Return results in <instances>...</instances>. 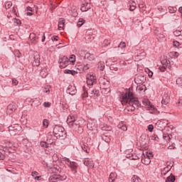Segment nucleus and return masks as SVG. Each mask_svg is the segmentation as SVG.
I'll return each mask as SVG.
<instances>
[{
	"label": "nucleus",
	"mask_w": 182,
	"mask_h": 182,
	"mask_svg": "<svg viewBox=\"0 0 182 182\" xmlns=\"http://www.w3.org/2000/svg\"><path fill=\"white\" fill-rule=\"evenodd\" d=\"M121 99L122 105H128V109L132 112H134V110H136L140 106L139 100L134 97V95L130 90H127L125 93L122 94Z\"/></svg>",
	"instance_id": "obj_1"
},
{
	"label": "nucleus",
	"mask_w": 182,
	"mask_h": 182,
	"mask_svg": "<svg viewBox=\"0 0 182 182\" xmlns=\"http://www.w3.org/2000/svg\"><path fill=\"white\" fill-rule=\"evenodd\" d=\"M68 127L74 132L77 133H82L83 132V124H85V119H77V116L76 115H69L66 121Z\"/></svg>",
	"instance_id": "obj_2"
},
{
	"label": "nucleus",
	"mask_w": 182,
	"mask_h": 182,
	"mask_svg": "<svg viewBox=\"0 0 182 182\" xmlns=\"http://www.w3.org/2000/svg\"><path fill=\"white\" fill-rule=\"evenodd\" d=\"M53 133L56 139L66 138V132H65L63 127L55 125L53 128Z\"/></svg>",
	"instance_id": "obj_3"
},
{
	"label": "nucleus",
	"mask_w": 182,
	"mask_h": 182,
	"mask_svg": "<svg viewBox=\"0 0 182 182\" xmlns=\"http://www.w3.org/2000/svg\"><path fill=\"white\" fill-rule=\"evenodd\" d=\"M63 161L69 167V168H70L73 174H76V173H77V167H79L77 163L75 161H71L68 158H64Z\"/></svg>",
	"instance_id": "obj_4"
},
{
	"label": "nucleus",
	"mask_w": 182,
	"mask_h": 182,
	"mask_svg": "<svg viewBox=\"0 0 182 182\" xmlns=\"http://www.w3.org/2000/svg\"><path fill=\"white\" fill-rule=\"evenodd\" d=\"M58 63L61 68H66L70 63V59L66 56H63L58 60Z\"/></svg>",
	"instance_id": "obj_5"
},
{
	"label": "nucleus",
	"mask_w": 182,
	"mask_h": 182,
	"mask_svg": "<svg viewBox=\"0 0 182 182\" xmlns=\"http://www.w3.org/2000/svg\"><path fill=\"white\" fill-rule=\"evenodd\" d=\"M100 86L102 90H106V92H110V82L106 79H103L100 81Z\"/></svg>",
	"instance_id": "obj_6"
},
{
	"label": "nucleus",
	"mask_w": 182,
	"mask_h": 182,
	"mask_svg": "<svg viewBox=\"0 0 182 182\" xmlns=\"http://www.w3.org/2000/svg\"><path fill=\"white\" fill-rule=\"evenodd\" d=\"M87 127L89 130H95L97 127V123L95 119H89Z\"/></svg>",
	"instance_id": "obj_7"
},
{
	"label": "nucleus",
	"mask_w": 182,
	"mask_h": 182,
	"mask_svg": "<svg viewBox=\"0 0 182 182\" xmlns=\"http://www.w3.org/2000/svg\"><path fill=\"white\" fill-rule=\"evenodd\" d=\"M87 83L88 86H93V84L96 83V76L93 74H88L87 75Z\"/></svg>",
	"instance_id": "obj_8"
},
{
	"label": "nucleus",
	"mask_w": 182,
	"mask_h": 182,
	"mask_svg": "<svg viewBox=\"0 0 182 182\" xmlns=\"http://www.w3.org/2000/svg\"><path fill=\"white\" fill-rule=\"evenodd\" d=\"M142 103L144 106H145V107H146V109H148L149 110H152L154 112L156 110V107H154V105H153V104H151V102H150L149 100H143Z\"/></svg>",
	"instance_id": "obj_9"
},
{
	"label": "nucleus",
	"mask_w": 182,
	"mask_h": 182,
	"mask_svg": "<svg viewBox=\"0 0 182 182\" xmlns=\"http://www.w3.org/2000/svg\"><path fill=\"white\" fill-rule=\"evenodd\" d=\"M17 107L18 105H16V104L14 102L9 104L7 106V113H9V114H12V113L16 110Z\"/></svg>",
	"instance_id": "obj_10"
},
{
	"label": "nucleus",
	"mask_w": 182,
	"mask_h": 182,
	"mask_svg": "<svg viewBox=\"0 0 182 182\" xmlns=\"http://www.w3.org/2000/svg\"><path fill=\"white\" fill-rule=\"evenodd\" d=\"M162 67H160L161 72H164L167 68L170 65V61H168L167 60H163L161 61Z\"/></svg>",
	"instance_id": "obj_11"
},
{
	"label": "nucleus",
	"mask_w": 182,
	"mask_h": 182,
	"mask_svg": "<svg viewBox=\"0 0 182 182\" xmlns=\"http://www.w3.org/2000/svg\"><path fill=\"white\" fill-rule=\"evenodd\" d=\"M90 9V4L89 2H85L81 5L80 11L82 12H87Z\"/></svg>",
	"instance_id": "obj_12"
},
{
	"label": "nucleus",
	"mask_w": 182,
	"mask_h": 182,
	"mask_svg": "<svg viewBox=\"0 0 182 182\" xmlns=\"http://www.w3.org/2000/svg\"><path fill=\"white\" fill-rule=\"evenodd\" d=\"M76 87L75 85H69L68 89H67V93H68V95H76Z\"/></svg>",
	"instance_id": "obj_13"
},
{
	"label": "nucleus",
	"mask_w": 182,
	"mask_h": 182,
	"mask_svg": "<svg viewBox=\"0 0 182 182\" xmlns=\"http://www.w3.org/2000/svg\"><path fill=\"white\" fill-rule=\"evenodd\" d=\"M170 102V96L167 92H165L164 94V96L162 97V101L161 103L162 105H167Z\"/></svg>",
	"instance_id": "obj_14"
},
{
	"label": "nucleus",
	"mask_w": 182,
	"mask_h": 182,
	"mask_svg": "<svg viewBox=\"0 0 182 182\" xmlns=\"http://www.w3.org/2000/svg\"><path fill=\"white\" fill-rule=\"evenodd\" d=\"M83 164L85 166H87V167H93V161H92V160L85 158L83 159Z\"/></svg>",
	"instance_id": "obj_15"
},
{
	"label": "nucleus",
	"mask_w": 182,
	"mask_h": 182,
	"mask_svg": "<svg viewBox=\"0 0 182 182\" xmlns=\"http://www.w3.org/2000/svg\"><path fill=\"white\" fill-rule=\"evenodd\" d=\"M144 80H146V77H144L143 75H138L135 78V82L139 84L144 83Z\"/></svg>",
	"instance_id": "obj_16"
},
{
	"label": "nucleus",
	"mask_w": 182,
	"mask_h": 182,
	"mask_svg": "<svg viewBox=\"0 0 182 182\" xmlns=\"http://www.w3.org/2000/svg\"><path fill=\"white\" fill-rule=\"evenodd\" d=\"M84 59H87V60L92 62V60H95V55L86 53L85 54Z\"/></svg>",
	"instance_id": "obj_17"
},
{
	"label": "nucleus",
	"mask_w": 182,
	"mask_h": 182,
	"mask_svg": "<svg viewBox=\"0 0 182 182\" xmlns=\"http://www.w3.org/2000/svg\"><path fill=\"white\" fill-rule=\"evenodd\" d=\"M127 159H129L130 160H139V156L136 154H127Z\"/></svg>",
	"instance_id": "obj_18"
},
{
	"label": "nucleus",
	"mask_w": 182,
	"mask_h": 182,
	"mask_svg": "<svg viewBox=\"0 0 182 182\" xmlns=\"http://www.w3.org/2000/svg\"><path fill=\"white\" fill-rule=\"evenodd\" d=\"M34 62L36 66L41 65V55H39V54L34 55Z\"/></svg>",
	"instance_id": "obj_19"
},
{
	"label": "nucleus",
	"mask_w": 182,
	"mask_h": 182,
	"mask_svg": "<svg viewBox=\"0 0 182 182\" xmlns=\"http://www.w3.org/2000/svg\"><path fill=\"white\" fill-rule=\"evenodd\" d=\"M57 180H59V175L56 174L50 176L48 178L49 182H56Z\"/></svg>",
	"instance_id": "obj_20"
},
{
	"label": "nucleus",
	"mask_w": 182,
	"mask_h": 182,
	"mask_svg": "<svg viewBox=\"0 0 182 182\" xmlns=\"http://www.w3.org/2000/svg\"><path fill=\"white\" fill-rule=\"evenodd\" d=\"M141 163H143V164H145L146 166H149V164L151 163V160L144 156H142Z\"/></svg>",
	"instance_id": "obj_21"
},
{
	"label": "nucleus",
	"mask_w": 182,
	"mask_h": 182,
	"mask_svg": "<svg viewBox=\"0 0 182 182\" xmlns=\"http://www.w3.org/2000/svg\"><path fill=\"white\" fill-rule=\"evenodd\" d=\"M117 178V174L116 173H111L109 177V182H114V181Z\"/></svg>",
	"instance_id": "obj_22"
},
{
	"label": "nucleus",
	"mask_w": 182,
	"mask_h": 182,
	"mask_svg": "<svg viewBox=\"0 0 182 182\" xmlns=\"http://www.w3.org/2000/svg\"><path fill=\"white\" fill-rule=\"evenodd\" d=\"M81 148H82V150H83V151H85L87 154H89V153H90V149H89V146H87V144H82L81 145Z\"/></svg>",
	"instance_id": "obj_23"
},
{
	"label": "nucleus",
	"mask_w": 182,
	"mask_h": 182,
	"mask_svg": "<svg viewBox=\"0 0 182 182\" xmlns=\"http://www.w3.org/2000/svg\"><path fill=\"white\" fill-rule=\"evenodd\" d=\"M64 73H65V75H72V76H75V75H77V71L73 70H65Z\"/></svg>",
	"instance_id": "obj_24"
},
{
	"label": "nucleus",
	"mask_w": 182,
	"mask_h": 182,
	"mask_svg": "<svg viewBox=\"0 0 182 182\" xmlns=\"http://www.w3.org/2000/svg\"><path fill=\"white\" fill-rule=\"evenodd\" d=\"M63 26H65V20L63 18H60L58 21L59 31H61V29H63Z\"/></svg>",
	"instance_id": "obj_25"
},
{
	"label": "nucleus",
	"mask_w": 182,
	"mask_h": 182,
	"mask_svg": "<svg viewBox=\"0 0 182 182\" xmlns=\"http://www.w3.org/2000/svg\"><path fill=\"white\" fill-rule=\"evenodd\" d=\"M159 28H156L155 31H154V33L155 35H156V36L159 38V39H164V35L161 33H159Z\"/></svg>",
	"instance_id": "obj_26"
},
{
	"label": "nucleus",
	"mask_w": 182,
	"mask_h": 182,
	"mask_svg": "<svg viewBox=\"0 0 182 182\" xmlns=\"http://www.w3.org/2000/svg\"><path fill=\"white\" fill-rule=\"evenodd\" d=\"M170 170H171V168L170 166H166V167L164 168L161 170V176H166V174L167 173H168V171H170Z\"/></svg>",
	"instance_id": "obj_27"
},
{
	"label": "nucleus",
	"mask_w": 182,
	"mask_h": 182,
	"mask_svg": "<svg viewBox=\"0 0 182 182\" xmlns=\"http://www.w3.org/2000/svg\"><path fill=\"white\" fill-rule=\"evenodd\" d=\"M118 129L123 130V132H127V126H126V124H123V122H121L118 125Z\"/></svg>",
	"instance_id": "obj_28"
},
{
	"label": "nucleus",
	"mask_w": 182,
	"mask_h": 182,
	"mask_svg": "<svg viewBox=\"0 0 182 182\" xmlns=\"http://www.w3.org/2000/svg\"><path fill=\"white\" fill-rule=\"evenodd\" d=\"M176 181V176L171 175L166 178V182H174Z\"/></svg>",
	"instance_id": "obj_29"
},
{
	"label": "nucleus",
	"mask_w": 182,
	"mask_h": 182,
	"mask_svg": "<svg viewBox=\"0 0 182 182\" xmlns=\"http://www.w3.org/2000/svg\"><path fill=\"white\" fill-rule=\"evenodd\" d=\"M168 11L170 14H176V12H177V7L169 6Z\"/></svg>",
	"instance_id": "obj_30"
},
{
	"label": "nucleus",
	"mask_w": 182,
	"mask_h": 182,
	"mask_svg": "<svg viewBox=\"0 0 182 182\" xmlns=\"http://www.w3.org/2000/svg\"><path fill=\"white\" fill-rule=\"evenodd\" d=\"M40 146H41V147H43V149H48V147H49V144H48V142H46V141H41L40 143Z\"/></svg>",
	"instance_id": "obj_31"
},
{
	"label": "nucleus",
	"mask_w": 182,
	"mask_h": 182,
	"mask_svg": "<svg viewBox=\"0 0 182 182\" xmlns=\"http://www.w3.org/2000/svg\"><path fill=\"white\" fill-rule=\"evenodd\" d=\"M132 182H135V181H141V179L139 178V176L134 175L131 179Z\"/></svg>",
	"instance_id": "obj_32"
},
{
	"label": "nucleus",
	"mask_w": 182,
	"mask_h": 182,
	"mask_svg": "<svg viewBox=\"0 0 182 182\" xmlns=\"http://www.w3.org/2000/svg\"><path fill=\"white\" fill-rule=\"evenodd\" d=\"M70 59H71V60H70V63L71 65H73V63H75V62H76V56L75 55H71L70 56Z\"/></svg>",
	"instance_id": "obj_33"
},
{
	"label": "nucleus",
	"mask_w": 182,
	"mask_h": 182,
	"mask_svg": "<svg viewBox=\"0 0 182 182\" xmlns=\"http://www.w3.org/2000/svg\"><path fill=\"white\" fill-rule=\"evenodd\" d=\"M98 68H100V70H105V62H100L98 63Z\"/></svg>",
	"instance_id": "obj_34"
},
{
	"label": "nucleus",
	"mask_w": 182,
	"mask_h": 182,
	"mask_svg": "<svg viewBox=\"0 0 182 182\" xmlns=\"http://www.w3.org/2000/svg\"><path fill=\"white\" fill-rule=\"evenodd\" d=\"M143 156L144 157H146V159H149L150 160L151 157H153V154L150 152H146V154H144Z\"/></svg>",
	"instance_id": "obj_35"
},
{
	"label": "nucleus",
	"mask_w": 182,
	"mask_h": 182,
	"mask_svg": "<svg viewBox=\"0 0 182 182\" xmlns=\"http://www.w3.org/2000/svg\"><path fill=\"white\" fill-rule=\"evenodd\" d=\"M85 24V19H83V18H80L79 20H78V22H77V26H79V27H80V26H82V25H84Z\"/></svg>",
	"instance_id": "obj_36"
},
{
	"label": "nucleus",
	"mask_w": 182,
	"mask_h": 182,
	"mask_svg": "<svg viewBox=\"0 0 182 182\" xmlns=\"http://www.w3.org/2000/svg\"><path fill=\"white\" fill-rule=\"evenodd\" d=\"M91 90V95L92 96H97L98 93H99V90H96V89H92L90 90Z\"/></svg>",
	"instance_id": "obj_37"
},
{
	"label": "nucleus",
	"mask_w": 182,
	"mask_h": 182,
	"mask_svg": "<svg viewBox=\"0 0 182 182\" xmlns=\"http://www.w3.org/2000/svg\"><path fill=\"white\" fill-rule=\"evenodd\" d=\"M110 43V41L107 40V39H105L104 41H103V43H102V46L104 48H106V46H109V44Z\"/></svg>",
	"instance_id": "obj_38"
},
{
	"label": "nucleus",
	"mask_w": 182,
	"mask_h": 182,
	"mask_svg": "<svg viewBox=\"0 0 182 182\" xmlns=\"http://www.w3.org/2000/svg\"><path fill=\"white\" fill-rule=\"evenodd\" d=\"M118 48L120 49H124V48H126V43L125 42H121Z\"/></svg>",
	"instance_id": "obj_39"
},
{
	"label": "nucleus",
	"mask_w": 182,
	"mask_h": 182,
	"mask_svg": "<svg viewBox=\"0 0 182 182\" xmlns=\"http://www.w3.org/2000/svg\"><path fill=\"white\" fill-rule=\"evenodd\" d=\"M29 38L34 42V41L36 39V35L35 33H32L30 34Z\"/></svg>",
	"instance_id": "obj_40"
},
{
	"label": "nucleus",
	"mask_w": 182,
	"mask_h": 182,
	"mask_svg": "<svg viewBox=\"0 0 182 182\" xmlns=\"http://www.w3.org/2000/svg\"><path fill=\"white\" fill-rule=\"evenodd\" d=\"M134 9H136V3L134 2H132V4L130 5V7H129V11H134Z\"/></svg>",
	"instance_id": "obj_41"
},
{
	"label": "nucleus",
	"mask_w": 182,
	"mask_h": 182,
	"mask_svg": "<svg viewBox=\"0 0 182 182\" xmlns=\"http://www.w3.org/2000/svg\"><path fill=\"white\" fill-rule=\"evenodd\" d=\"M102 140H105V141L106 143H109V141H110V138H109V136H106V135H104V136H102Z\"/></svg>",
	"instance_id": "obj_42"
},
{
	"label": "nucleus",
	"mask_w": 182,
	"mask_h": 182,
	"mask_svg": "<svg viewBox=\"0 0 182 182\" xmlns=\"http://www.w3.org/2000/svg\"><path fill=\"white\" fill-rule=\"evenodd\" d=\"M176 85H178V86H181L182 87V78L179 77L176 80Z\"/></svg>",
	"instance_id": "obj_43"
},
{
	"label": "nucleus",
	"mask_w": 182,
	"mask_h": 182,
	"mask_svg": "<svg viewBox=\"0 0 182 182\" xmlns=\"http://www.w3.org/2000/svg\"><path fill=\"white\" fill-rule=\"evenodd\" d=\"M6 153L5 151L0 152V160H5V156Z\"/></svg>",
	"instance_id": "obj_44"
},
{
	"label": "nucleus",
	"mask_w": 182,
	"mask_h": 182,
	"mask_svg": "<svg viewBox=\"0 0 182 182\" xmlns=\"http://www.w3.org/2000/svg\"><path fill=\"white\" fill-rule=\"evenodd\" d=\"M87 96H88L87 91L85 90V88H83L82 99H86Z\"/></svg>",
	"instance_id": "obj_45"
},
{
	"label": "nucleus",
	"mask_w": 182,
	"mask_h": 182,
	"mask_svg": "<svg viewBox=\"0 0 182 182\" xmlns=\"http://www.w3.org/2000/svg\"><path fill=\"white\" fill-rule=\"evenodd\" d=\"M51 41L53 42H58V41H59V36H53V37H51Z\"/></svg>",
	"instance_id": "obj_46"
},
{
	"label": "nucleus",
	"mask_w": 182,
	"mask_h": 182,
	"mask_svg": "<svg viewBox=\"0 0 182 182\" xmlns=\"http://www.w3.org/2000/svg\"><path fill=\"white\" fill-rule=\"evenodd\" d=\"M146 73H148V75L149 77H153V71L150 70L149 68L146 70Z\"/></svg>",
	"instance_id": "obj_47"
},
{
	"label": "nucleus",
	"mask_w": 182,
	"mask_h": 182,
	"mask_svg": "<svg viewBox=\"0 0 182 182\" xmlns=\"http://www.w3.org/2000/svg\"><path fill=\"white\" fill-rule=\"evenodd\" d=\"M13 22L15 23V25H21V20L18 18H14Z\"/></svg>",
	"instance_id": "obj_48"
},
{
	"label": "nucleus",
	"mask_w": 182,
	"mask_h": 182,
	"mask_svg": "<svg viewBox=\"0 0 182 182\" xmlns=\"http://www.w3.org/2000/svg\"><path fill=\"white\" fill-rule=\"evenodd\" d=\"M43 127H48V126H49V122H48V119H44L43 121Z\"/></svg>",
	"instance_id": "obj_49"
},
{
	"label": "nucleus",
	"mask_w": 182,
	"mask_h": 182,
	"mask_svg": "<svg viewBox=\"0 0 182 182\" xmlns=\"http://www.w3.org/2000/svg\"><path fill=\"white\" fill-rule=\"evenodd\" d=\"M12 146H13L12 143H11L9 141H7L6 143V146H6V149H11Z\"/></svg>",
	"instance_id": "obj_50"
},
{
	"label": "nucleus",
	"mask_w": 182,
	"mask_h": 182,
	"mask_svg": "<svg viewBox=\"0 0 182 182\" xmlns=\"http://www.w3.org/2000/svg\"><path fill=\"white\" fill-rule=\"evenodd\" d=\"M78 55L80 58H85V55H86V53H85V51L81 50L78 52Z\"/></svg>",
	"instance_id": "obj_51"
},
{
	"label": "nucleus",
	"mask_w": 182,
	"mask_h": 182,
	"mask_svg": "<svg viewBox=\"0 0 182 182\" xmlns=\"http://www.w3.org/2000/svg\"><path fill=\"white\" fill-rule=\"evenodd\" d=\"M147 129L149 130V132H153V129H154V127H153V124H149L147 127Z\"/></svg>",
	"instance_id": "obj_52"
},
{
	"label": "nucleus",
	"mask_w": 182,
	"mask_h": 182,
	"mask_svg": "<svg viewBox=\"0 0 182 182\" xmlns=\"http://www.w3.org/2000/svg\"><path fill=\"white\" fill-rule=\"evenodd\" d=\"M5 6H6V9H9V8H11V6H12V3L7 2V3H6Z\"/></svg>",
	"instance_id": "obj_53"
},
{
	"label": "nucleus",
	"mask_w": 182,
	"mask_h": 182,
	"mask_svg": "<svg viewBox=\"0 0 182 182\" xmlns=\"http://www.w3.org/2000/svg\"><path fill=\"white\" fill-rule=\"evenodd\" d=\"M102 130H105L106 132H110V130H112V127H102Z\"/></svg>",
	"instance_id": "obj_54"
},
{
	"label": "nucleus",
	"mask_w": 182,
	"mask_h": 182,
	"mask_svg": "<svg viewBox=\"0 0 182 182\" xmlns=\"http://www.w3.org/2000/svg\"><path fill=\"white\" fill-rule=\"evenodd\" d=\"M90 68V66L88 64H86L85 65L83 66L82 70L86 71V70H87Z\"/></svg>",
	"instance_id": "obj_55"
},
{
	"label": "nucleus",
	"mask_w": 182,
	"mask_h": 182,
	"mask_svg": "<svg viewBox=\"0 0 182 182\" xmlns=\"http://www.w3.org/2000/svg\"><path fill=\"white\" fill-rule=\"evenodd\" d=\"M12 83H13V85H14V86H18V82L17 81L16 79L14 78V79L12 80Z\"/></svg>",
	"instance_id": "obj_56"
},
{
	"label": "nucleus",
	"mask_w": 182,
	"mask_h": 182,
	"mask_svg": "<svg viewBox=\"0 0 182 182\" xmlns=\"http://www.w3.org/2000/svg\"><path fill=\"white\" fill-rule=\"evenodd\" d=\"M43 106H44V107H50V102H44Z\"/></svg>",
	"instance_id": "obj_57"
},
{
	"label": "nucleus",
	"mask_w": 182,
	"mask_h": 182,
	"mask_svg": "<svg viewBox=\"0 0 182 182\" xmlns=\"http://www.w3.org/2000/svg\"><path fill=\"white\" fill-rule=\"evenodd\" d=\"M43 91L44 92V93H49V86H47L46 87H45Z\"/></svg>",
	"instance_id": "obj_58"
},
{
	"label": "nucleus",
	"mask_w": 182,
	"mask_h": 182,
	"mask_svg": "<svg viewBox=\"0 0 182 182\" xmlns=\"http://www.w3.org/2000/svg\"><path fill=\"white\" fill-rule=\"evenodd\" d=\"M164 140H166V141H168V140H170V136L169 135H164Z\"/></svg>",
	"instance_id": "obj_59"
},
{
	"label": "nucleus",
	"mask_w": 182,
	"mask_h": 182,
	"mask_svg": "<svg viewBox=\"0 0 182 182\" xmlns=\"http://www.w3.org/2000/svg\"><path fill=\"white\" fill-rule=\"evenodd\" d=\"M173 45L175 46V48H177V46H179L180 43L178 41H173Z\"/></svg>",
	"instance_id": "obj_60"
},
{
	"label": "nucleus",
	"mask_w": 182,
	"mask_h": 182,
	"mask_svg": "<svg viewBox=\"0 0 182 182\" xmlns=\"http://www.w3.org/2000/svg\"><path fill=\"white\" fill-rule=\"evenodd\" d=\"M38 175H39V173H38V171H33L31 173L32 177H35V176H38Z\"/></svg>",
	"instance_id": "obj_61"
},
{
	"label": "nucleus",
	"mask_w": 182,
	"mask_h": 182,
	"mask_svg": "<svg viewBox=\"0 0 182 182\" xmlns=\"http://www.w3.org/2000/svg\"><path fill=\"white\" fill-rule=\"evenodd\" d=\"M0 150H2V151H6V147L2 145H0Z\"/></svg>",
	"instance_id": "obj_62"
},
{
	"label": "nucleus",
	"mask_w": 182,
	"mask_h": 182,
	"mask_svg": "<svg viewBox=\"0 0 182 182\" xmlns=\"http://www.w3.org/2000/svg\"><path fill=\"white\" fill-rule=\"evenodd\" d=\"M152 140H155L156 141H159V136L157 135H154L152 136Z\"/></svg>",
	"instance_id": "obj_63"
},
{
	"label": "nucleus",
	"mask_w": 182,
	"mask_h": 182,
	"mask_svg": "<svg viewBox=\"0 0 182 182\" xmlns=\"http://www.w3.org/2000/svg\"><path fill=\"white\" fill-rule=\"evenodd\" d=\"M178 105H179V106H182V99L179 98L178 101Z\"/></svg>",
	"instance_id": "obj_64"
}]
</instances>
